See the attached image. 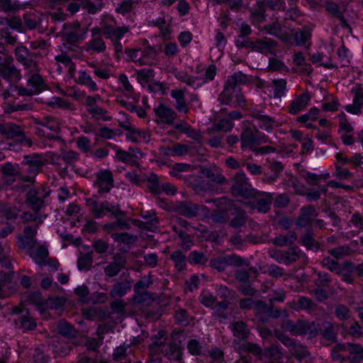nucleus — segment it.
<instances>
[{
	"label": "nucleus",
	"mask_w": 363,
	"mask_h": 363,
	"mask_svg": "<svg viewBox=\"0 0 363 363\" xmlns=\"http://www.w3.org/2000/svg\"><path fill=\"white\" fill-rule=\"evenodd\" d=\"M248 78L241 72L229 76L225 82L224 89L220 93L218 100L222 104L228 105L231 102L235 92L240 90V85L247 84Z\"/></svg>",
	"instance_id": "1"
},
{
	"label": "nucleus",
	"mask_w": 363,
	"mask_h": 363,
	"mask_svg": "<svg viewBox=\"0 0 363 363\" xmlns=\"http://www.w3.org/2000/svg\"><path fill=\"white\" fill-rule=\"evenodd\" d=\"M230 191L233 196L247 199L255 197L257 194L243 172H238L234 175Z\"/></svg>",
	"instance_id": "2"
},
{
	"label": "nucleus",
	"mask_w": 363,
	"mask_h": 363,
	"mask_svg": "<svg viewBox=\"0 0 363 363\" xmlns=\"http://www.w3.org/2000/svg\"><path fill=\"white\" fill-rule=\"evenodd\" d=\"M129 31V27L125 26L118 27H115L111 24H105L104 26L103 34L106 39H109L112 41L116 57L118 60L121 59L119 53L123 52V45L120 40Z\"/></svg>",
	"instance_id": "3"
},
{
	"label": "nucleus",
	"mask_w": 363,
	"mask_h": 363,
	"mask_svg": "<svg viewBox=\"0 0 363 363\" xmlns=\"http://www.w3.org/2000/svg\"><path fill=\"white\" fill-rule=\"evenodd\" d=\"M269 256L279 264L291 265L298 261L301 255V250L298 246H292L287 250L272 249Z\"/></svg>",
	"instance_id": "4"
},
{
	"label": "nucleus",
	"mask_w": 363,
	"mask_h": 363,
	"mask_svg": "<svg viewBox=\"0 0 363 363\" xmlns=\"http://www.w3.org/2000/svg\"><path fill=\"white\" fill-rule=\"evenodd\" d=\"M277 338L285 345L291 355L298 361H302L310 356V352L307 347L302 345L300 341L291 338L284 334L277 335Z\"/></svg>",
	"instance_id": "5"
},
{
	"label": "nucleus",
	"mask_w": 363,
	"mask_h": 363,
	"mask_svg": "<svg viewBox=\"0 0 363 363\" xmlns=\"http://www.w3.org/2000/svg\"><path fill=\"white\" fill-rule=\"evenodd\" d=\"M50 191H45L44 188H31L26 194L25 203L35 213L45 206V199L48 196Z\"/></svg>",
	"instance_id": "6"
},
{
	"label": "nucleus",
	"mask_w": 363,
	"mask_h": 363,
	"mask_svg": "<svg viewBox=\"0 0 363 363\" xmlns=\"http://www.w3.org/2000/svg\"><path fill=\"white\" fill-rule=\"evenodd\" d=\"M267 141V137L257 128H245L240 135L241 147L252 149L255 145H259Z\"/></svg>",
	"instance_id": "7"
},
{
	"label": "nucleus",
	"mask_w": 363,
	"mask_h": 363,
	"mask_svg": "<svg viewBox=\"0 0 363 363\" xmlns=\"http://www.w3.org/2000/svg\"><path fill=\"white\" fill-rule=\"evenodd\" d=\"M14 52L17 61L23 66L24 69L30 72H39V62L32 58L30 50L28 48L23 45L17 46Z\"/></svg>",
	"instance_id": "8"
},
{
	"label": "nucleus",
	"mask_w": 363,
	"mask_h": 363,
	"mask_svg": "<svg viewBox=\"0 0 363 363\" xmlns=\"http://www.w3.org/2000/svg\"><path fill=\"white\" fill-rule=\"evenodd\" d=\"M113 174L111 170L101 169L96 173L94 186L98 189L99 194L110 192L113 187Z\"/></svg>",
	"instance_id": "9"
},
{
	"label": "nucleus",
	"mask_w": 363,
	"mask_h": 363,
	"mask_svg": "<svg viewBox=\"0 0 363 363\" xmlns=\"http://www.w3.org/2000/svg\"><path fill=\"white\" fill-rule=\"evenodd\" d=\"M5 138L10 140L16 139L18 143L28 147H31L33 144L32 139L26 135L23 128L13 123H6Z\"/></svg>",
	"instance_id": "10"
},
{
	"label": "nucleus",
	"mask_w": 363,
	"mask_h": 363,
	"mask_svg": "<svg viewBox=\"0 0 363 363\" xmlns=\"http://www.w3.org/2000/svg\"><path fill=\"white\" fill-rule=\"evenodd\" d=\"M22 164L28 167L27 172L36 176L42 172L43 167L47 164V160L43 154L33 153L23 156Z\"/></svg>",
	"instance_id": "11"
},
{
	"label": "nucleus",
	"mask_w": 363,
	"mask_h": 363,
	"mask_svg": "<svg viewBox=\"0 0 363 363\" xmlns=\"http://www.w3.org/2000/svg\"><path fill=\"white\" fill-rule=\"evenodd\" d=\"M208 211L205 206H199L189 201L177 202L174 206V211L184 217L191 218L196 217L199 210Z\"/></svg>",
	"instance_id": "12"
},
{
	"label": "nucleus",
	"mask_w": 363,
	"mask_h": 363,
	"mask_svg": "<svg viewBox=\"0 0 363 363\" xmlns=\"http://www.w3.org/2000/svg\"><path fill=\"white\" fill-rule=\"evenodd\" d=\"M183 350L180 342L172 340L164 345L161 349V353L171 362L183 363Z\"/></svg>",
	"instance_id": "13"
},
{
	"label": "nucleus",
	"mask_w": 363,
	"mask_h": 363,
	"mask_svg": "<svg viewBox=\"0 0 363 363\" xmlns=\"http://www.w3.org/2000/svg\"><path fill=\"white\" fill-rule=\"evenodd\" d=\"M126 258L121 254H116L113 257V261L108 262L104 268V274L108 277H116L120 272L125 268Z\"/></svg>",
	"instance_id": "14"
},
{
	"label": "nucleus",
	"mask_w": 363,
	"mask_h": 363,
	"mask_svg": "<svg viewBox=\"0 0 363 363\" xmlns=\"http://www.w3.org/2000/svg\"><path fill=\"white\" fill-rule=\"evenodd\" d=\"M14 313L19 314L18 322L20 328L23 331L34 330L37 327L35 319L31 315L28 309L25 308H15Z\"/></svg>",
	"instance_id": "15"
},
{
	"label": "nucleus",
	"mask_w": 363,
	"mask_h": 363,
	"mask_svg": "<svg viewBox=\"0 0 363 363\" xmlns=\"http://www.w3.org/2000/svg\"><path fill=\"white\" fill-rule=\"evenodd\" d=\"M0 76L8 81L17 82L21 78L20 71L13 64V58L6 57V61L0 67Z\"/></svg>",
	"instance_id": "16"
},
{
	"label": "nucleus",
	"mask_w": 363,
	"mask_h": 363,
	"mask_svg": "<svg viewBox=\"0 0 363 363\" xmlns=\"http://www.w3.org/2000/svg\"><path fill=\"white\" fill-rule=\"evenodd\" d=\"M353 94V104L345 106V109L352 114H359L362 113L363 107V89L361 84H357L352 89Z\"/></svg>",
	"instance_id": "17"
},
{
	"label": "nucleus",
	"mask_w": 363,
	"mask_h": 363,
	"mask_svg": "<svg viewBox=\"0 0 363 363\" xmlns=\"http://www.w3.org/2000/svg\"><path fill=\"white\" fill-rule=\"evenodd\" d=\"M200 173L208 178L211 182L218 185L226 183V178L222 174V169L216 165L212 164L208 167H202L200 169Z\"/></svg>",
	"instance_id": "18"
},
{
	"label": "nucleus",
	"mask_w": 363,
	"mask_h": 363,
	"mask_svg": "<svg viewBox=\"0 0 363 363\" xmlns=\"http://www.w3.org/2000/svg\"><path fill=\"white\" fill-rule=\"evenodd\" d=\"M318 213L312 205L303 206L300 209V214L297 218L296 225L301 228L311 227L314 218Z\"/></svg>",
	"instance_id": "19"
},
{
	"label": "nucleus",
	"mask_w": 363,
	"mask_h": 363,
	"mask_svg": "<svg viewBox=\"0 0 363 363\" xmlns=\"http://www.w3.org/2000/svg\"><path fill=\"white\" fill-rule=\"evenodd\" d=\"M154 112L161 122L167 125H174V120L177 118V113L174 110L163 104L155 108Z\"/></svg>",
	"instance_id": "20"
},
{
	"label": "nucleus",
	"mask_w": 363,
	"mask_h": 363,
	"mask_svg": "<svg viewBox=\"0 0 363 363\" xmlns=\"http://www.w3.org/2000/svg\"><path fill=\"white\" fill-rule=\"evenodd\" d=\"M13 274V271L0 272V298L9 297L14 292L15 289L11 285Z\"/></svg>",
	"instance_id": "21"
},
{
	"label": "nucleus",
	"mask_w": 363,
	"mask_h": 363,
	"mask_svg": "<svg viewBox=\"0 0 363 363\" xmlns=\"http://www.w3.org/2000/svg\"><path fill=\"white\" fill-rule=\"evenodd\" d=\"M1 172L5 184L11 185L16 182V177L20 176L21 169L18 164L6 162L1 167Z\"/></svg>",
	"instance_id": "22"
},
{
	"label": "nucleus",
	"mask_w": 363,
	"mask_h": 363,
	"mask_svg": "<svg viewBox=\"0 0 363 363\" xmlns=\"http://www.w3.org/2000/svg\"><path fill=\"white\" fill-rule=\"evenodd\" d=\"M267 168L270 172H264L262 182L270 184L275 182L279 177V175L284 169V165L281 162L272 161L268 162Z\"/></svg>",
	"instance_id": "23"
},
{
	"label": "nucleus",
	"mask_w": 363,
	"mask_h": 363,
	"mask_svg": "<svg viewBox=\"0 0 363 363\" xmlns=\"http://www.w3.org/2000/svg\"><path fill=\"white\" fill-rule=\"evenodd\" d=\"M311 100V95L308 92L298 95L291 101L288 107V112L292 115H296L304 110Z\"/></svg>",
	"instance_id": "24"
},
{
	"label": "nucleus",
	"mask_w": 363,
	"mask_h": 363,
	"mask_svg": "<svg viewBox=\"0 0 363 363\" xmlns=\"http://www.w3.org/2000/svg\"><path fill=\"white\" fill-rule=\"evenodd\" d=\"M305 327V320L299 319L294 322L289 319H285L281 324V328L294 336H303Z\"/></svg>",
	"instance_id": "25"
},
{
	"label": "nucleus",
	"mask_w": 363,
	"mask_h": 363,
	"mask_svg": "<svg viewBox=\"0 0 363 363\" xmlns=\"http://www.w3.org/2000/svg\"><path fill=\"white\" fill-rule=\"evenodd\" d=\"M255 201L250 203L252 208H256L259 212L267 213L270 208L272 201V196L270 194H260L257 191L256 196L254 197Z\"/></svg>",
	"instance_id": "26"
},
{
	"label": "nucleus",
	"mask_w": 363,
	"mask_h": 363,
	"mask_svg": "<svg viewBox=\"0 0 363 363\" xmlns=\"http://www.w3.org/2000/svg\"><path fill=\"white\" fill-rule=\"evenodd\" d=\"M277 43L273 39L263 38L257 39L254 41L252 50L262 54L274 53V50L277 48Z\"/></svg>",
	"instance_id": "27"
},
{
	"label": "nucleus",
	"mask_w": 363,
	"mask_h": 363,
	"mask_svg": "<svg viewBox=\"0 0 363 363\" xmlns=\"http://www.w3.org/2000/svg\"><path fill=\"white\" fill-rule=\"evenodd\" d=\"M232 333L237 340H234V343L238 344L240 341H246L250 335V330L247 325L242 320L236 321L232 324Z\"/></svg>",
	"instance_id": "28"
},
{
	"label": "nucleus",
	"mask_w": 363,
	"mask_h": 363,
	"mask_svg": "<svg viewBox=\"0 0 363 363\" xmlns=\"http://www.w3.org/2000/svg\"><path fill=\"white\" fill-rule=\"evenodd\" d=\"M288 306L296 311H306L312 312L317 309V304L311 298L306 296H300L297 301H291L288 303Z\"/></svg>",
	"instance_id": "29"
},
{
	"label": "nucleus",
	"mask_w": 363,
	"mask_h": 363,
	"mask_svg": "<svg viewBox=\"0 0 363 363\" xmlns=\"http://www.w3.org/2000/svg\"><path fill=\"white\" fill-rule=\"evenodd\" d=\"M322 338L331 343L336 342L337 328L335 323L331 321H323L321 323L320 333Z\"/></svg>",
	"instance_id": "30"
},
{
	"label": "nucleus",
	"mask_w": 363,
	"mask_h": 363,
	"mask_svg": "<svg viewBox=\"0 0 363 363\" xmlns=\"http://www.w3.org/2000/svg\"><path fill=\"white\" fill-rule=\"evenodd\" d=\"M325 10L333 16L340 20L342 28L352 30L351 26L345 19L340 8L337 4L333 1H326L325 4Z\"/></svg>",
	"instance_id": "31"
},
{
	"label": "nucleus",
	"mask_w": 363,
	"mask_h": 363,
	"mask_svg": "<svg viewBox=\"0 0 363 363\" xmlns=\"http://www.w3.org/2000/svg\"><path fill=\"white\" fill-rule=\"evenodd\" d=\"M57 333L67 339H73L77 337L78 331L70 323L65 319H60L56 325Z\"/></svg>",
	"instance_id": "32"
},
{
	"label": "nucleus",
	"mask_w": 363,
	"mask_h": 363,
	"mask_svg": "<svg viewBox=\"0 0 363 363\" xmlns=\"http://www.w3.org/2000/svg\"><path fill=\"white\" fill-rule=\"evenodd\" d=\"M312 37V29L308 26L298 28L293 33V43L296 45H305L306 42L311 40Z\"/></svg>",
	"instance_id": "33"
},
{
	"label": "nucleus",
	"mask_w": 363,
	"mask_h": 363,
	"mask_svg": "<svg viewBox=\"0 0 363 363\" xmlns=\"http://www.w3.org/2000/svg\"><path fill=\"white\" fill-rule=\"evenodd\" d=\"M282 348L276 344H272L263 349L261 360L268 359L269 361H278L283 358Z\"/></svg>",
	"instance_id": "34"
},
{
	"label": "nucleus",
	"mask_w": 363,
	"mask_h": 363,
	"mask_svg": "<svg viewBox=\"0 0 363 363\" xmlns=\"http://www.w3.org/2000/svg\"><path fill=\"white\" fill-rule=\"evenodd\" d=\"M170 96L175 100V108L181 113H187L189 111L188 104L185 100L184 90L173 89Z\"/></svg>",
	"instance_id": "35"
},
{
	"label": "nucleus",
	"mask_w": 363,
	"mask_h": 363,
	"mask_svg": "<svg viewBox=\"0 0 363 363\" xmlns=\"http://www.w3.org/2000/svg\"><path fill=\"white\" fill-rule=\"evenodd\" d=\"M85 50L90 54L102 53L106 50V45L102 36L91 38V39L85 44Z\"/></svg>",
	"instance_id": "36"
},
{
	"label": "nucleus",
	"mask_w": 363,
	"mask_h": 363,
	"mask_svg": "<svg viewBox=\"0 0 363 363\" xmlns=\"http://www.w3.org/2000/svg\"><path fill=\"white\" fill-rule=\"evenodd\" d=\"M30 77L27 81V85L31 87L30 89L33 91L34 94H38L43 90L46 89L47 85L38 72H31Z\"/></svg>",
	"instance_id": "37"
},
{
	"label": "nucleus",
	"mask_w": 363,
	"mask_h": 363,
	"mask_svg": "<svg viewBox=\"0 0 363 363\" xmlns=\"http://www.w3.org/2000/svg\"><path fill=\"white\" fill-rule=\"evenodd\" d=\"M252 117L259 121V126L261 128L269 132L276 124L274 118L262 114L260 111H252Z\"/></svg>",
	"instance_id": "38"
},
{
	"label": "nucleus",
	"mask_w": 363,
	"mask_h": 363,
	"mask_svg": "<svg viewBox=\"0 0 363 363\" xmlns=\"http://www.w3.org/2000/svg\"><path fill=\"white\" fill-rule=\"evenodd\" d=\"M235 217L231 219L229 226L233 228H239L246 225L247 216L245 210L240 207L234 206Z\"/></svg>",
	"instance_id": "39"
},
{
	"label": "nucleus",
	"mask_w": 363,
	"mask_h": 363,
	"mask_svg": "<svg viewBox=\"0 0 363 363\" xmlns=\"http://www.w3.org/2000/svg\"><path fill=\"white\" fill-rule=\"evenodd\" d=\"M28 4L21 3L18 0H0V12L16 13L23 9Z\"/></svg>",
	"instance_id": "40"
},
{
	"label": "nucleus",
	"mask_w": 363,
	"mask_h": 363,
	"mask_svg": "<svg viewBox=\"0 0 363 363\" xmlns=\"http://www.w3.org/2000/svg\"><path fill=\"white\" fill-rule=\"evenodd\" d=\"M131 289V282L128 280L118 281L113 284L110 291V296L113 298L122 297Z\"/></svg>",
	"instance_id": "41"
},
{
	"label": "nucleus",
	"mask_w": 363,
	"mask_h": 363,
	"mask_svg": "<svg viewBox=\"0 0 363 363\" xmlns=\"http://www.w3.org/2000/svg\"><path fill=\"white\" fill-rule=\"evenodd\" d=\"M76 82L78 84L86 86L92 92L96 91L99 89L96 83L85 70H79L78 72V77L76 79Z\"/></svg>",
	"instance_id": "42"
},
{
	"label": "nucleus",
	"mask_w": 363,
	"mask_h": 363,
	"mask_svg": "<svg viewBox=\"0 0 363 363\" xmlns=\"http://www.w3.org/2000/svg\"><path fill=\"white\" fill-rule=\"evenodd\" d=\"M0 35L10 45H14L16 43V38L11 35L8 18L0 17Z\"/></svg>",
	"instance_id": "43"
},
{
	"label": "nucleus",
	"mask_w": 363,
	"mask_h": 363,
	"mask_svg": "<svg viewBox=\"0 0 363 363\" xmlns=\"http://www.w3.org/2000/svg\"><path fill=\"white\" fill-rule=\"evenodd\" d=\"M293 62L296 65L301 67V69L299 70L300 74H304L309 76L312 73L313 67L309 63L306 62V58L303 52H298L295 53L294 55Z\"/></svg>",
	"instance_id": "44"
},
{
	"label": "nucleus",
	"mask_w": 363,
	"mask_h": 363,
	"mask_svg": "<svg viewBox=\"0 0 363 363\" xmlns=\"http://www.w3.org/2000/svg\"><path fill=\"white\" fill-rule=\"evenodd\" d=\"M320 264L324 268L330 270L332 272H335V274H342V271L346 269L345 268V262L342 264H340L337 260H335L330 257H326L323 258L320 262Z\"/></svg>",
	"instance_id": "45"
},
{
	"label": "nucleus",
	"mask_w": 363,
	"mask_h": 363,
	"mask_svg": "<svg viewBox=\"0 0 363 363\" xmlns=\"http://www.w3.org/2000/svg\"><path fill=\"white\" fill-rule=\"evenodd\" d=\"M18 215V209L13 205L0 203V218L15 220Z\"/></svg>",
	"instance_id": "46"
},
{
	"label": "nucleus",
	"mask_w": 363,
	"mask_h": 363,
	"mask_svg": "<svg viewBox=\"0 0 363 363\" xmlns=\"http://www.w3.org/2000/svg\"><path fill=\"white\" fill-rule=\"evenodd\" d=\"M170 259L173 261L174 267L177 271L181 272L186 269L188 257H186L181 250L172 252L170 255Z\"/></svg>",
	"instance_id": "47"
},
{
	"label": "nucleus",
	"mask_w": 363,
	"mask_h": 363,
	"mask_svg": "<svg viewBox=\"0 0 363 363\" xmlns=\"http://www.w3.org/2000/svg\"><path fill=\"white\" fill-rule=\"evenodd\" d=\"M297 240L296 233L294 231L289 232L286 235L277 236L272 240V242L279 247L291 245Z\"/></svg>",
	"instance_id": "48"
},
{
	"label": "nucleus",
	"mask_w": 363,
	"mask_h": 363,
	"mask_svg": "<svg viewBox=\"0 0 363 363\" xmlns=\"http://www.w3.org/2000/svg\"><path fill=\"white\" fill-rule=\"evenodd\" d=\"M301 243L308 250L317 252L320 248V243L316 241L311 229H308L306 233L301 237Z\"/></svg>",
	"instance_id": "49"
},
{
	"label": "nucleus",
	"mask_w": 363,
	"mask_h": 363,
	"mask_svg": "<svg viewBox=\"0 0 363 363\" xmlns=\"http://www.w3.org/2000/svg\"><path fill=\"white\" fill-rule=\"evenodd\" d=\"M189 186L197 194H201L208 190V183L201 177L193 176L189 180Z\"/></svg>",
	"instance_id": "50"
},
{
	"label": "nucleus",
	"mask_w": 363,
	"mask_h": 363,
	"mask_svg": "<svg viewBox=\"0 0 363 363\" xmlns=\"http://www.w3.org/2000/svg\"><path fill=\"white\" fill-rule=\"evenodd\" d=\"M43 16V14H37L35 13H28L24 14V24L28 29L33 30L40 25Z\"/></svg>",
	"instance_id": "51"
},
{
	"label": "nucleus",
	"mask_w": 363,
	"mask_h": 363,
	"mask_svg": "<svg viewBox=\"0 0 363 363\" xmlns=\"http://www.w3.org/2000/svg\"><path fill=\"white\" fill-rule=\"evenodd\" d=\"M348 359L352 363H359L363 360V347L359 344H350Z\"/></svg>",
	"instance_id": "52"
},
{
	"label": "nucleus",
	"mask_w": 363,
	"mask_h": 363,
	"mask_svg": "<svg viewBox=\"0 0 363 363\" xmlns=\"http://www.w3.org/2000/svg\"><path fill=\"white\" fill-rule=\"evenodd\" d=\"M35 124L46 128L55 133H58L60 131V126L57 121L52 116H46L43 118L41 120L36 119L35 121Z\"/></svg>",
	"instance_id": "53"
},
{
	"label": "nucleus",
	"mask_w": 363,
	"mask_h": 363,
	"mask_svg": "<svg viewBox=\"0 0 363 363\" xmlns=\"http://www.w3.org/2000/svg\"><path fill=\"white\" fill-rule=\"evenodd\" d=\"M314 274L317 276V279L314 280L315 286H321L328 288L332 282L330 274L326 272L314 270Z\"/></svg>",
	"instance_id": "54"
},
{
	"label": "nucleus",
	"mask_w": 363,
	"mask_h": 363,
	"mask_svg": "<svg viewBox=\"0 0 363 363\" xmlns=\"http://www.w3.org/2000/svg\"><path fill=\"white\" fill-rule=\"evenodd\" d=\"M321 323L305 320L303 335H308L309 338H314L320 335Z\"/></svg>",
	"instance_id": "55"
},
{
	"label": "nucleus",
	"mask_w": 363,
	"mask_h": 363,
	"mask_svg": "<svg viewBox=\"0 0 363 363\" xmlns=\"http://www.w3.org/2000/svg\"><path fill=\"white\" fill-rule=\"evenodd\" d=\"M166 332L159 330L156 335L151 337L152 342L148 345V350L151 352H155L157 347H161L162 348L166 344Z\"/></svg>",
	"instance_id": "56"
},
{
	"label": "nucleus",
	"mask_w": 363,
	"mask_h": 363,
	"mask_svg": "<svg viewBox=\"0 0 363 363\" xmlns=\"http://www.w3.org/2000/svg\"><path fill=\"white\" fill-rule=\"evenodd\" d=\"M99 211L100 212V218H101L106 213H111L113 216L123 215L122 211L119 208L118 205L113 206L108 201L101 203L99 207Z\"/></svg>",
	"instance_id": "57"
},
{
	"label": "nucleus",
	"mask_w": 363,
	"mask_h": 363,
	"mask_svg": "<svg viewBox=\"0 0 363 363\" xmlns=\"http://www.w3.org/2000/svg\"><path fill=\"white\" fill-rule=\"evenodd\" d=\"M240 350L244 352H249L258 357L261 360L263 349L256 343L245 342L240 347Z\"/></svg>",
	"instance_id": "58"
},
{
	"label": "nucleus",
	"mask_w": 363,
	"mask_h": 363,
	"mask_svg": "<svg viewBox=\"0 0 363 363\" xmlns=\"http://www.w3.org/2000/svg\"><path fill=\"white\" fill-rule=\"evenodd\" d=\"M188 262L193 265H204L208 262V257L203 252L192 251L188 256Z\"/></svg>",
	"instance_id": "59"
},
{
	"label": "nucleus",
	"mask_w": 363,
	"mask_h": 363,
	"mask_svg": "<svg viewBox=\"0 0 363 363\" xmlns=\"http://www.w3.org/2000/svg\"><path fill=\"white\" fill-rule=\"evenodd\" d=\"M93 263V252H88L77 259V267L80 271L89 270Z\"/></svg>",
	"instance_id": "60"
},
{
	"label": "nucleus",
	"mask_w": 363,
	"mask_h": 363,
	"mask_svg": "<svg viewBox=\"0 0 363 363\" xmlns=\"http://www.w3.org/2000/svg\"><path fill=\"white\" fill-rule=\"evenodd\" d=\"M35 263L40 266L45 265V259L48 256V250L45 246H40L37 250L30 255Z\"/></svg>",
	"instance_id": "61"
},
{
	"label": "nucleus",
	"mask_w": 363,
	"mask_h": 363,
	"mask_svg": "<svg viewBox=\"0 0 363 363\" xmlns=\"http://www.w3.org/2000/svg\"><path fill=\"white\" fill-rule=\"evenodd\" d=\"M115 242L125 244L134 243L138 240V237L128 233H113L111 235Z\"/></svg>",
	"instance_id": "62"
},
{
	"label": "nucleus",
	"mask_w": 363,
	"mask_h": 363,
	"mask_svg": "<svg viewBox=\"0 0 363 363\" xmlns=\"http://www.w3.org/2000/svg\"><path fill=\"white\" fill-rule=\"evenodd\" d=\"M272 84L274 88V98L281 99L286 93V80L284 79H274Z\"/></svg>",
	"instance_id": "63"
},
{
	"label": "nucleus",
	"mask_w": 363,
	"mask_h": 363,
	"mask_svg": "<svg viewBox=\"0 0 363 363\" xmlns=\"http://www.w3.org/2000/svg\"><path fill=\"white\" fill-rule=\"evenodd\" d=\"M174 319L177 324L182 326H187L190 324L193 318L189 315L188 312L184 308H179L174 313Z\"/></svg>",
	"instance_id": "64"
}]
</instances>
